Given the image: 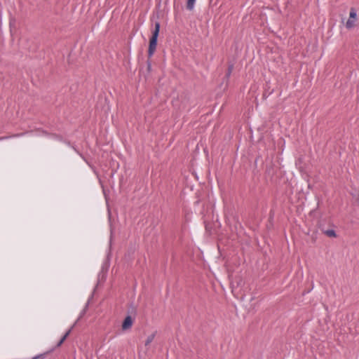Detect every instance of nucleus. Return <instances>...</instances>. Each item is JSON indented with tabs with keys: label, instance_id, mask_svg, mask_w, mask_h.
<instances>
[{
	"label": "nucleus",
	"instance_id": "f257e3e1",
	"mask_svg": "<svg viewBox=\"0 0 359 359\" xmlns=\"http://www.w3.org/2000/svg\"><path fill=\"white\" fill-rule=\"evenodd\" d=\"M160 30V24L156 22L155 23L154 29L152 31V36L149 41V46L148 50V55L149 57H151L155 52L156 45H157V39L159 34Z\"/></svg>",
	"mask_w": 359,
	"mask_h": 359
},
{
	"label": "nucleus",
	"instance_id": "f03ea898",
	"mask_svg": "<svg viewBox=\"0 0 359 359\" xmlns=\"http://www.w3.org/2000/svg\"><path fill=\"white\" fill-rule=\"evenodd\" d=\"M133 323V320L132 318L130 316H127L124 319V320L122 323V330H129L132 327Z\"/></svg>",
	"mask_w": 359,
	"mask_h": 359
},
{
	"label": "nucleus",
	"instance_id": "7ed1b4c3",
	"mask_svg": "<svg viewBox=\"0 0 359 359\" xmlns=\"http://www.w3.org/2000/svg\"><path fill=\"white\" fill-rule=\"evenodd\" d=\"M73 327H72L65 334L64 336L61 338V339L58 341L57 344V346H60L63 342L65 341V339H67V337L69 335L72 330Z\"/></svg>",
	"mask_w": 359,
	"mask_h": 359
},
{
	"label": "nucleus",
	"instance_id": "20e7f679",
	"mask_svg": "<svg viewBox=\"0 0 359 359\" xmlns=\"http://www.w3.org/2000/svg\"><path fill=\"white\" fill-rule=\"evenodd\" d=\"M154 337H155V333H152L150 335H149L145 341V346L149 345L154 339Z\"/></svg>",
	"mask_w": 359,
	"mask_h": 359
},
{
	"label": "nucleus",
	"instance_id": "39448f33",
	"mask_svg": "<svg viewBox=\"0 0 359 359\" xmlns=\"http://www.w3.org/2000/svg\"><path fill=\"white\" fill-rule=\"evenodd\" d=\"M196 0H188L187 4V8L189 11H192L194 8Z\"/></svg>",
	"mask_w": 359,
	"mask_h": 359
},
{
	"label": "nucleus",
	"instance_id": "423d86ee",
	"mask_svg": "<svg viewBox=\"0 0 359 359\" xmlns=\"http://www.w3.org/2000/svg\"><path fill=\"white\" fill-rule=\"evenodd\" d=\"M325 234L327 235L329 237L334 238V237L337 236L335 231L334 230H332V229L326 230L325 231Z\"/></svg>",
	"mask_w": 359,
	"mask_h": 359
},
{
	"label": "nucleus",
	"instance_id": "0eeeda50",
	"mask_svg": "<svg viewBox=\"0 0 359 359\" xmlns=\"http://www.w3.org/2000/svg\"><path fill=\"white\" fill-rule=\"evenodd\" d=\"M354 24H355V20L349 18L346 23V27L348 29H351L354 26Z\"/></svg>",
	"mask_w": 359,
	"mask_h": 359
},
{
	"label": "nucleus",
	"instance_id": "6e6552de",
	"mask_svg": "<svg viewBox=\"0 0 359 359\" xmlns=\"http://www.w3.org/2000/svg\"><path fill=\"white\" fill-rule=\"evenodd\" d=\"M349 18L355 20V18H356V12H355L354 8H351V9L350 14H349Z\"/></svg>",
	"mask_w": 359,
	"mask_h": 359
},
{
	"label": "nucleus",
	"instance_id": "1a4fd4ad",
	"mask_svg": "<svg viewBox=\"0 0 359 359\" xmlns=\"http://www.w3.org/2000/svg\"><path fill=\"white\" fill-rule=\"evenodd\" d=\"M233 70V65H230L228 68V71L226 72V76L227 77H229V76L231 75V72Z\"/></svg>",
	"mask_w": 359,
	"mask_h": 359
}]
</instances>
